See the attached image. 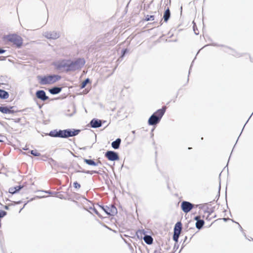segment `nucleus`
I'll use <instances>...</instances> for the list:
<instances>
[{"label":"nucleus","mask_w":253,"mask_h":253,"mask_svg":"<svg viewBox=\"0 0 253 253\" xmlns=\"http://www.w3.org/2000/svg\"><path fill=\"white\" fill-rule=\"evenodd\" d=\"M121 142V140L120 138L117 139L115 141H113L112 143V146L114 149H118L119 148L120 143Z\"/></svg>","instance_id":"nucleus-20"},{"label":"nucleus","mask_w":253,"mask_h":253,"mask_svg":"<svg viewBox=\"0 0 253 253\" xmlns=\"http://www.w3.org/2000/svg\"><path fill=\"white\" fill-rule=\"evenodd\" d=\"M90 82V80L88 78L84 80L81 84V88H84L85 87L86 84Z\"/></svg>","instance_id":"nucleus-24"},{"label":"nucleus","mask_w":253,"mask_h":253,"mask_svg":"<svg viewBox=\"0 0 253 253\" xmlns=\"http://www.w3.org/2000/svg\"><path fill=\"white\" fill-rule=\"evenodd\" d=\"M193 207V204L186 201H183L181 205V209L185 213H188L190 211Z\"/></svg>","instance_id":"nucleus-9"},{"label":"nucleus","mask_w":253,"mask_h":253,"mask_svg":"<svg viewBox=\"0 0 253 253\" xmlns=\"http://www.w3.org/2000/svg\"><path fill=\"white\" fill-rule=\"evenodd\" d=\"M6 59V57L4 56H0V60L3 61L5 60Z\"/></svg>","instance_id":"nucleus-34"},{"label":"nucleus","mask_w":253,"mask_h":253,"mask_svg":"<svg viewBox=\"0 0 253 253\" xmlns=\"http://www.w3.org/2000/svg\"><path fill=\"white\" fill-rule=\"evenodd\" d=\"M170 17V11L169 7H168L165 11L164 15H163V19L164 20V22H167L169 20V18Z\"/></svg>","instance_id":"nucleus-16"},{"label":"nucleus","mask_w":253,"mask_h":253,"mask_svg":"<svg viewBox=\"0 0 253 253\" xmlns=\"http://www.w3.org/2000/svg\"><path fill=\"white\" fill-rule=\"evenodd\" d=\"M23 187V186H17L16 187H12L9 188L8 192L12 194H14L17 192H18L20 189H21Z\"/></svg>","instance_id":"nucleus-17"},{"label":"nucleus","mask_w":253,"mask_h":253,"mask_svg":"<svg viewBox=\"0 0 253 253\" xmlns=\"http://www.w3.org/2000/svg\"><path fill=\"white\" fill-rule=\"evenodd\" d=\"M62 90V87L58 86H54L49 89V92L51 94H57L60 93Z\"/></svg>","instance_id":"nucleus-15"},{"label":"nucleus","mask_w":253,"mask_h":253,"mask_svg":"<svg viewBox=\"0 0 253 253\" xmlns=\"http://www.w3.org/2000/svg\"><path fill=\"white\" fill-rule=\"evenodd\" d=\"M195 34H196V35H198V33H196V31H195Z\"/></svg>","instance_id":"nucleus-38"},{"label":"nucleus","mask_w":253,"mask_h":253,"mask_svg":"<svg viewBox=\"0 0 253 253\" xmlns=\"http://www.w3.org/2000/svg\"><path fill=\"white\" fill-rule=\"evenodd\" d=\"M182 229V224L180 222H177L174 226V234L173 236V240L177 242L179 235L181 233Z\"/></svg>","instance_id":"nucleus-8"},{"label":"nucleus","mask_w":253,"mask_h":253,"mask_svg":"<svg viewBox=\"0 0 253 253\" xmlns=\"http://www.w3.org/2000/svg\"><path fill=\"white\" fill-rule=\"evenodd\" d=\"M84 162L89 165L96 166V164L92 160L84 159Z\"/></svg>","instance_id":"nucleus-25"},{"label":"nucleus","mask_w":253,"mask_h":253,"mask_svg":"<svg viewBox=\"0 0 253 253\" xmlns=\"http://www.w3.org/2000/svg\"><path fill=\"white\" fill-rule=\"evenodd\" d=\"M166 109H167V107L165 106H164L162 108L159 109L157 110L156 111H166Z\"/></svg>","instance_id":"nucleus-31"},{"label":"nucleus","mask_w":253,"mask_h":253,"mask_svg":"<svg viewBox=\"0 0 253 253\" xmlns=\"http://www.w3.org/2000/svg\"><path fill=\"white\" fill-rule=\"evenodd\" d=\"M201 217L200 216H197L195 217V219L197 220L196 223V227L200 229H201L204 224V220L200 219Z\"/></svg>","instance_id":"nucleus-14"},{"label":"nucleus","mask_w":253,"mask_h":253,"mask_svg":"<svg viewBox=\"0 0 253 253\" xmlns=\"http://www.w3.org/2000/svg\"><path fill=\"white\" fill-rule=\"evenodd\" d=\"M105 157L110 161H116L119 159L117 153L112 151H107L105 153Z\"/></svg>","instance_id":"nucleus-11"},{"label":"nucleus","mask_w":253,"mask_h":253,"mask_svg":"<svg viewBox=\"0 0 253 253\" xmlns=\"http://www.w3.org/2000/svg\"><path fill=\"white\" fill-rule=\"evenodd\" d=\"M7 40L12 42L14 44H15L17 47L20 48L22 45L23 44V39L22 38L16 35V34H12L9 35L7 36Z\"/></svg>","instance_id":"nucleus-4"},{"label":"nucleus","mask_w":253,"mask_h":253,"mask_svg":"<svg viewBox=\"0 0 253 253\" xmlns=\"http://www.w3.org/2000/svg\"><path fill=\"white\" fill-rule=\"evenodd\" d=\"M14 106H6L0 107V111H14Z\"/></svg>","instance_id":"nucleus-22"},{"label":"nucleus","mask_w":253,"mask_h":253,"mask_svg":"<svg viewBox=\"0 0 253 253\" xmlns=\"http://www.w3.org/2000/svg\"><path fill=\"white\" fill-rule=\"evenodd\" d=\"M79 131V130H75L74 131H71L68 130H60L58 132H57L55 136L60 137H68L69 136H73L77 135Z\"/></svg>","instance_id":"nucleus-6"},{"label":"nucleus","mask_w":253,"mask_h":253,"mask_svg":"<svg viewBox=\"0 0 253 253\" xmlns=\"http://www.w3.org/2000/svg\"><path fill=\"white\" fill-rule=\"evenodd\" d=\"M2 137V136L0 134V138ZM3 141L0 139V142H2Z\"/></svg>","instance_id":"nucleus-36"},{"label":"nucleus","mask_w":253,"mask_h":253,"mask_svg":"<svg viewBox=\"0 0 253 253\" xmlns=\"http://www.w3.org/2000/svg\"><path fill=\"white\" fill-rule=\"evenodd\" d=\"M143 239H144L145 242L148 245H151L153 243V239L152 237L150 236L145 235L143 237Z\"/></svg>","instance_id":"nucleus-19"},{"label":"nucleus","mask_w":253,"mask_h":253,"mask_svg":"<svg viewBox=\"0 0 253 253\" xmlns=\"http://www.w3.org/2000/svg\"><path fill=\"white\" fill-rule=\"evenodd\" d=\"M212 45H213V46H219V45H218V44H216V43H213V44H212Z\"/></svg>","instance_id":"nucleus-35"},{"label":"nucleus","mask_w":253,"mask_h":253,"mask_svg":"<svg viewBox=\"0 0 253 253\" xmlns=\"http://www.w3.org/2000/svg\"><path fill=\"white\" fill-rule=\"evenodd\" d=\"M145 20L147 21H153L154 20V16L147 15L146 16Z\"/></svg>","instance_id":"nucleus-26"},{"label":"nucleus","mask_w":253,"mask_h":253,"mask_svg":"<svg viewBox=\"0 0 253 253\" xmlns=\"http://www.w3.org/2000/svg\"><path fill=\"white\" fill-rule=\"evenodd\" d=\"M223 50L225 51V52H226L229 54H231L232 55H233V56H236V57H238V56H239L240 55H239V54H238L236 52H235L234 50H233L232 49L228 47H227V46H224V49H223Z\"/></svg>","instance_id":"nucleus-18"},{"label":"nucleus","mask_w":253,"mask_h":253,"mask_svg":"<svg viewBox=\"0 0 253 253\" xmlns=\"http://www.w3.org/2000/svg\"><path fill=\"white\" fill-rule=\"evenodd\" d=\"M69 60H63L55 63V66L57 69L69 68Z\"/></svg>","instance_id":"nucleus-10"},{"label":"nucleus","mask_w":253,"mask_h":253,"mask_svg":"<svg viewBox=\"0 0 253 253\" xmlns=\"http://www.w3.org/2000/svg\"><path fill=\"white\" fill-rule=\"evenodd\" d=\"M9 94L7 91L0 89V98L6 99L7 98Z\"/></svg>","instance_id":"nucleus-21"},{"label":"nucleus","mask_w":253,"mask_h":253,"mask_svg":"<svg viewBox=\"0 0 253 253\" xmlns=\"http://www.w3.org/2000/svg\"><path fill=\"white\" fill-rule=\"evenodd\" d=\"M6 213L5 211L0 210V218L3 217Z\"/></svg>","instance_id":"nucleus-29"},{"label":"nucleus","mask_w":253,"mask_h":253,"mask_svg":"<svg viewBox=\"0 0 253 253\" xmlns=\"http://www.w3.org/2000/svg\"><path fill=\"white\" fill-rule=\"evenodd\" d=\"M193 28H194V31H196V29H195V28H194V26L193 27Z\"/></svg>","instance_id":"nucleus-39"},{"label":"nucleus","mask_w":253,"mask_h":253,"mask_svg":"<svg viewBox=\"0 0 253 253\" xmlns=\"http://www.w3.org/2000/svg\"><path fill=\"white\" fill-rule=\"evenodd\" d=\"M94 212L100 217H104V213L111 216H114L117 213V209L113 205L105 207L98 206L97 209H93Z\"/></svg>","instance_id":"nucleus-1"},{"label":"nucleus","mask_w":253,"mask_h":253,"mask_svg":"<svg viewBox=\"0 0 253 253\" xmlns=\"http://www.w3.org/2000/svg\"><path fill=\"white\" fill-rule=\"evenodd\" d=\"M39 83L42 85L52 84L60 79L61 77L58 75H51L48 76H38L37 77Z\"/></svg>","instance_id":"nucleus-3"},{"label":"nucleus","mask_w":253,"mask_h":253,"mask_svg":"<svg viewBox=\"0 0 253 253\" xmlns=\"http://www.w3.org/2000/svg\"><path fill=\"white\" fill-rule=\"evenodd\" d=\"M4 113H7V111H5V112H4Z\"/></svg>","instance_id":"nucleus-41"},{"label":"nucleus","mask_w":253,"mask_h":253,"mask_svg":"<svg viewBox=\"0 0 253 253\" xmlns=\"http://www.w3.org/2000/svg\"><path fill=\"white\" fill-rule=\"evenodd\" d=\"M154 253H162V249L161 248L157 249L154 251Z\"/></svg>","instance_id":"nucleus-30"},{"label":"nucleus","mask_w":253,"mask_h":253,"mask_svg":"<svg viewBox=\"0 0 253 253\" xmlns=\"http://www.w3.org/2000/svg\"><path fill=\"white\" fill-rule=\"evenodd\" d=\"M126 52H127V49H123L122 50V56H124L125 55V54L126 53Z\"/></svg>","instance_id":"nucleus-32"},{"label":"nucleus","mask_w":253,"mask_h":253,"mask_svg":"<svg viewBox=\"0 0 253 253\" xmlns=\"http://www.w3.org/2000/svg\"><path fill=\"white\" fill-rule=\"evenodd\" d=\"M31 154L35 156H40L41 154L37 150H32L31 152Z\"/></svg>","instance_id":"nucleus-27"},{"label":"nucleus","mask_w":253,"mask_h":253,"mask_svg":"<svg viewBox=\"0 0 253 253\" xmlns=\"http://www.w3.org/2000/svg\"><path fill=\"white\" fill-rule=\"evenodd\" d=\"M180 9H181V12H182V6L180 7Z\"/></svg>","instance_id":"nucleus-37"},{"label":"nucleus","mask_w":253,"mask_h":253,"mask_svg":"<svg viewBox=\"0 0 253 253\" xmlns=\"http://www.w3.org/2000/svg\"><path fill=\"white\" fill-rule=\"evenodd\" d=\"M223 220H226V218H223Z\"/></svg>","instance_id":"nucleus-40"},{"label":"nucleus","mask_w":253,"mask_h":253,"mask_svg":"<svg viewBox=\"0 0 253 253\" xmlns=\"http://www.w3.org/2000/svg\"><path fill=\"white\" fill-rule=\"evenodd\" d=\"M84 58H79L74 61L69 60V68L66 69V72L75 71L81 69L85 64Z\"/></svg>","instance_id":"nucleus-2"},{"label":"nucleus","mask_w":253,"mask_h":253,"mask_svg":"<svg viewBox=\"0 0 253 253\" xmlns=\"http://www.w3.org/2000/svg\"><path fill=\"white\" fill-rule=\"evenodd\" d=\"M43 36L50 40H56L60 37V33L56 31H50L43 32Z\"/></svg>","instance_id":"nucleus-7"},{"label":"nucleus","mask_w":253,"mask_h":253,"mask_svg":"<svg viewBox=\"0 0 253 253\" xmlns=\"http://www.w3.org/2000/svg\"><path fill=\"white\" fill-rule=\"evenodd\" d=\"M36 97L38 98H39L42 101H45V100H47L48 98V97L46 95V93H45V91L43 90H38L36 92Z\"/></svg>","instance_id":"nucleus-12"},{"label":"nucleus","mask_w":253,"mask_h":253,"mask_svg":"<svg viewBox=\"0 0 253 253\" xmlns=\"http://www.w3.org/2000/svg\"><path fill=\"white\" fill-rule=\"evenodd\" d=\"M73 186L74 188L76 189H79L81 188V185L77 181L74 182Z\"/></svg>","instance_id":"nucleus-28"},{"label":"nucleus","mask_w":253,"mask_h":253,"mask_svg":"<svg viewBox=\"0 0 253 253\" xmlns=\"http://www.w3.org/2000/svg\"><path fill=\"white\" fill-rule=\"evenodd\" d=\"M6 51L5 50L0 48V54H3Z\"/></svg>","instance_id":"nucleus-33"},{"label":"nucleus","mask_w":253,"mask_h":253,"mask_svg":"<svg viewBox=\"0 0 253 253\" xmlns=\"http://www.w3.org/2000/svg\"><path fill=\"white\" fill-rule=\"evenodd\" d=\"M90 125L92 127H99L101 126L102 122L100 120L93 119L91 121Z\"/></svg>","instance_id":"nucleus-13"},{"label":"nucleus","mask_w":253,"mask_h":253,"mask_svg":"<svg viewBox=\"0 0 253 253\" xmlns=\"http://www.w3.org/2000/svg\"><path fill=\"white\" fill-rule=\"evenodd\" d=\"M145 232L144 230H139L136 232V235L138 238H142L143 236H145Z\"/></svg>","instance_id":"nucleus-23"},{"label":"nucleus","mask_w":253,"mask_h":253,"mask_svg":"<svg viewBox=\"0 0 253 253\" xmlns=\"http://www.w3.org/2000/svg\"><path fill=\"white\" fill-rule=\"evenodd\" d=\"M165 112H155L149 119L148 123L150 125L158 124L164 115Z\"/></svg>","instance_id":"nucleus-5"}]
</instances>
